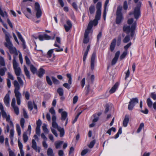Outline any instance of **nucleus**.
Segmentation results:
<instances>
[{
  "mask_svg": "<svg viewBox=\"0 0 156 156\" xmlns=\"http://www.w3.org/2000/svg\"><path fill=\"white\" fill-rule=\"evenodd\" d=\"M102 4L101 2H98L96 5L97 11L95 16V19L93 21H90L87 27L85 30L84 33L83 43L85 44L87 43L89 41L88 37L89 33L92 31V28L93 25L96 26L98 24V21L100 20L101 14V8Z\"/></svg>",
  "mask_w": 156,
  "mask_h": 156,
  "instance_id": "1",
  "label": "nucleus"
},
{
  "mask_svg": "<svg viewBox=\"0 0 156 156\" xmlns=\"http://www.w3.org/2000/svg\"><path fill=\"white\" fill-rule=\"evenodd\" d=\"M13 83L15 87L14 93L16 98L17 103L18 105H20L21 103V94L19 91L20 89V85L17 80H15Z\"/></svg>",
  "mask_w": 156,
  "mask_h": 156,
  "instance_id": "2",
  "label": "nucleus"
},
{
  "mask_svg": "<svg viewBox=\"0 0 156 156\" xmlns=\"http://www.w3.org/2000/svg\"><path fill=\"white\" fill-rule=\"evenodd\" d=\"M2 30L5 35V39L6 42L4 43L5 46L7 47L9 49L13 46L12 43L11 42L10 38L11 37L9 34L3 28Z\"/></svg>",
  "mask_w": 156,
  "mask_h": 156,
  "instance_id": "3",
  "label": "nucleus"
},
{
  "mask_svg": "<svg viewBox=\"0 0 156 156\" xmlns=\"http://www.w3.org/2000/svg\"><path fill=\"white\" fill-rule=\"evenodd\" d=\"M56 116H54L53 117H52V127H51L50 129L51 130L52 133L53 134L56 136L57 137L58 134L56 132L54 128L58 129L60 128L61 127H59L58 124L56 122Z\"/></svg>",
  "mask_w": 156,
  "mask_h": 156,
  "instance_id": "4",
  "label": "nucleus"
},
{
  "mask_svg": "<svg viewBox=\"0 0 156 156\" xmlns=\"http://www.w3.org/2000/svg\"><path fill=\"white\" fill-rule=\"evenodd\" d=\"M35 9L36 12V16L37 18H40L42 15V11L40 9V6L38 2H36L34 5Z\"/></svg>",
  "mask_w": 156,
  "mask_h": 156,
  "instance_id": "5",
  "label": "nucleus"
},
{
  "mask_svg": "<svg viewBox=\"0 0 156 156\" xmlns=\"http://www.w3.org/2000/svg\"><path fill=\"white\" fill-rule=\"evenodd\" d=\"M11 106L14 110L15 113L18 115L19 114V110L17 106H16V99L13 98L11 102Z\"/></svg>",
  "mask_w": 156,
  "mask_h": 156,
  "instance_id": "6",
  "label": "nucleus"
},
{
  "mask_svg": "<svg viewBox=\"0 0 156 156\" xmlns=\"http://www.w3.org/2000/svg\"><path fill=\"white\" fill-rule=\"evenodd\" d=\"M38 39L41 41H43L44 40H49L51 39V36L48 35L46 34L44 35H41L39 36Z\"/></svg>",
  "mask_w": 156,
  "mask_h": 156,
  "instance_id": "7",
  "label": "nucleus"
},
{
  "mask_svg": "<svg viewBox=\"0 0 156 156\" xmlns=\"http://www.w3.org/2000/svg\"><path fill=\"white\" fill-rule=\"evenodd\" d=\"M120 54V52L119 51H117L115 53V57L112 61L111 64L112 65H114L116 63L119 57Z\"/></svg>",
  "mask_w": 156,
  "mask_h": 156,
  "instance_id": "8",
  "label": "nucleus"
},
{
  "mask_svg": "<svg viewBox=\"0 0 156 156\" xmlns=\"http://www.w3.org/2000/svg\"><path fill=\"white\" fill-rule=\"evenodd\" d=\"M32 147L36 152L39 153L40 151L41 148L39 147H37V143L33 139L32 142Z\"/></svg>",
  "mask_w": 156,
  "mask_h": 156,
  "instance_id": "9",
  "label": "nucleus"
},
{
  "mask_svg": "<svg viewBox=\"0 0 156 156\" xmlns=\"http://www.w3.org/2000/svg\"><path fill=\"white\" fill-rule=\"evenodd\" d=\"M28 107L29 109H30V111H31L32 110L33 108V106L34 105V109H37V107L35 104L34 101H33V102H32L31 101H29L28 103Z\"/></svg>",
  "mask_w": 156,
  "mask_h": 156,
  "instance_id": "10",
  "label": "nucleus"
},
{
  "mask_svg": "<svg viewBox=\"0 0 156 156\" xmlns=\"http://www.w3.org/2000/svg\"><path fill=\"white\" fill-rule=\"evenodd\" d=\"M9 50L10 53L14 55V56H15L16 58L18 54V51H17L16 48L14 47H12L9 49Z\"/></svg>",
  "mask_w": 156,
  "mask_h": 156,
  "instance_id": "11",
  "label": "nucleus"
},
{
  "mask_svg": "<svg viewBox=\"0 0 156 156\" xmlns=\"http://www.w3.org/2000/svg\"><path fill=\"white\" fill-rule=\"evenodd\" d=\"M9 101V95L8 94H7L4 98V101L5 105L7 107L9 106L10 105Z\"/></svg>",
  "mask_w": 156,
  "mask_h": 156,
  "instance_id": "12",
  "label": "nucleus"
},
{
  "mask_svg": "<svg viewBox=\"0 0 156 156\" xmlns=\"http://www.w3.org/2000/svg\"><path fill=\"white\" fill-rule=\"evenodd\" d=\"M119 85V83L118 82L116 83L109 90V93L110 94H111L115 92L116 91V90L118 88Z\"/></svg>",
  "mask_w": 156,
  "mask_h": 156,
  "instance_id": "13",
  "label": "nucleus"
},
{
  "mask_svg": "<svg viewBox=\"0 0 156 156\" xmlns=\"http://www.w3.org/2000/svg\"><path fill=\"white\" fill-rule=\"evenodd\" d=\"M129 117L128 115H126L123 122V126L126 127L127 126V124L129 122Z\"/></svg>",
  "mask_w": 156,
  "mask_h": 156,
  "instance_id": "14",
  "label": "nucleus"
},
{
  "mask_svg": "<svg viewBox=\"0 0 156 156\" xmlns=\"http://www.w3.org/2000/svg\"><path fill=\"white\" fill-rule=\"evenodd\" d=\"M116 39H114L111 44L110 46V50L111 51H113L115 46V44L116 42Z\"/></svg>",
  "mask_w": 156,
  "mask_h": 156,
  "instance_id": "15",
  "label": "nucleus"
},
{
  "mask_svg": "<svg viewBox=\"0 0 156 156\" xmlns=\"http://www.w3.org/2000/svg\"><path fill=\"white\" fill-rule=\"evenodd\" d=\"M123 31L127 34H129L132 29V26L131 27L129 26L125 25L123 27Z\"/></svg>",
  "mask_w": 156,
  "mask_h": 156,
  "instance_id": "16",
  "label": "nucleus"
},
{
  "mask_svg": "<svg viewBox=\"0 0 156 156\" xmlns=\"http://www.w3.org/2000/svg\"><path fill=\"white\" fill-rule=\"evenodd\" d=\"M136 26V23L135 22L133 23L132 25V29L130 32H131V36L133 37L134 35V30L135 29V27Z\"/></svg>",
  "mask_w": 156,
  "mask_h": 156,
  "instance_id": "17",
  "label": "nucleus"
},
{
  "mask_svg": "<svg viewBox=\"0 0 156 156\" xmlns=\"http://www.w3.org/2000/svg\"><path fill=\"white\" fill-rule=\"evenodd\" d=\"M63 143V141H60L55 142V145L56 148L58 149L60 148Z\"/></svg>",
  "mask_w": 156,
  "mask_h": 156,
  "instance_id": "18",
  "label": "nucleus"
},
{
  "mask_svg": "<svg viewBox=\"0 0 156 156\" xmlns=\"http://www.w3.org/2000/svg\"><path fill=\"white\" fill-rule=\"evenodd\" d=\"M138 103V100L137 98H133L130 100L129 101V105L130 104H132L134 105Z\"/></svg>",
  "mask_w": 156,
  "mask_h": 156,
  "instance_id": "19",
  "label": "nucleus"
},
{
  "mask_svg": "<svg viewBox=\"0 0 156 156\" xmlns=\"http://www.w3.org/2000/svg\"><path fill=\"white\" fill-rule=\"evenodd\" d=\"M61 120L62 121H64L67 119V113L66 111L62 112L61 113Z\"/></svg>",
  "mask_w": 156,
  "mask_h": 156,
  "instance_id": "20",
  "label": "nucleus"
},
{
  "mask_svg": "<svg viewBox=\"0 0 156 156\" xmlns=\"http://www.w3.org/2000/svg\"><path fill=\"white\" fill-rule=\"evenodd\" d=\"M95 11V7L94 5H91L89 7V12L91 14H94Z\"/></svg>",
  "mask_w": 156,
  "mask_h": 156,
  "instance_id": "21",
  "label": "nucleus"
},
{
  "mask_svg": "<svg viewBox=\"0 0 156 156\" xmlns=\"http://www.w3.org/2000/svg\"><path fill=\"white\" fill-rule=\"evenodd\" d=\"M16 75L18 76L20 75L22 73L20 68L19 67L14 69Z\"/></svg>",
  "mask_w": 156,
  "mask_h": 156,
  "instance_id": "22",
  "label": "nucleus"
},
{
  "mask_svg": "<svg viewBox=\"0 0 156 156\" xmlns=\"http://www.w3.org/2000/svg\"><path fill=\"white\" fill-rule=\"evenodd\" d=\"M23 68L25 75L28 78H30V75L29 71H28L27 67L25 65L24 66Z\"/></svg>",
  "mask_w": 156,
  "mask_h": 156,
  "instance_id": "23",
  "label": "nucleus"
},
{
  "mask_svg": "<svg viewBox=\"0 0 156 156\" xmlns=\"http://www.w3.org/2000/svg\"><path fill=\"white\" fill-rule=\"evenodd\" d=\"M17 35L19 38L21 40L23 43V46L25 45V40L23 39L22 35L19 32H17Z\"/></svg>",
  "mask_w": 156,
  "mask_h": 156,
  "instance_id": "24",
  "label": "nucleus"
},
{
  "mask_svg": "<svg viewBox=\"0 0 156 156\" xmlns=\"http://www.w3.org/2000/svg\"><path fill=\"white\" fill-rule=\"evenodd\" d=\"M16 58L15 56H14L12 62L13 66L14 69L19 67L18 66V64L16 61Z\"/></svg>",
  "mask_w": 156,
  "mask_h": 156,
  "instance_id": "25",
  "label": "nucleus"
},
{
  "mask_svg": "<svg viewBox=\"0 0 156 156\" xmlns=\"http://www.w3.org/2000/svg\"><path fill=\"white\" fill-rule=\"evenodd\" d=\"M45 72V70L44 69L42 68H40L38 72L37 73V74L38 75V76L40 77H42L43 75L44 74Z\"/></svg>",
  "mask_w": 156,
  "mask_h": 156,
  "instance_id": "26",
  "label": "nucleus"
},
{
  "mask_svg": "<svg viewBox=\"0 0 156 156\" xmlns=\"http://www.w3.org/2000/svg\"><path fill=\"white\" fill-rule=\"evenodd\" d=\"M47 154L48 156H54L53 150L50 147L48 149L47 151Z\"/></svg>",
  "mask_w": 156,
  "mask_h": 156,
  "instance_id": "27",
  "label": "nucleus"
},
{
  "mask_svg": "<svg viewBox=\"0 0 156 156\" xmlns=\"http://www.w3.org/2000/svg\"><path fill=\"white\" fill-rule=\"evenodd\" d=\"M122 7L121 6H119L118 7L116 11L117 16H122L121 12Z\"/></svg>",
  "mask_w": 156,
  "mask_h": 156,
  "instance_id": "28",
  "label": "nucleus"
},
{
  "mask_svg": "<svg viewBox=\"0 0 156 156\" xmlns=\"http://www.w3.org/2000/svg\"><path fill=\"white\" fill-rule=\"evenodd\" d=\"M122 19V16H117L116 23L117 24L120 23Z\"/></svg>",
  "mask_w": 156,
  "mask_h": 156,
  "instance_id": "29",
  "label": "nucleus"
},
{
  "mask_svg": "<svg viewBox=\"0 0 156 156\" xmlns=\"http://www.w3.org/2000/svg\"><path fill=\"white\" fill-rule=\"evenodd\" d=\"M147 104L149 108H151L152 107V105H153V102L150 98H148L147 99Z\"/></svg>",
  "mask_w": 156,
  "mask_h": 156,
  "instance_id": "30",
  "label": "nucleus"
},
{
  "mask_svg": "<svg viewBox=\"0 0 156 156\" xmlns=\"http://www.w3.org/2000/svg\"><path fill=\"white\" fill-rule=\"evenodd\" d=\"M57 92L60 96L63 95L64 91L63 89L62 88H59L57 90Z\"/></svg>",
  "mask_w": 156,
  "mask_h": 156,
  "instance_id": "31",
  "label": "nucleus"
},
{
  "mask_svg": "<svg viewBox=\"0 0 156 156\" xmlns=\"http://www.w3.org/2000/svg\"><path fill=\"white\" fill-rule=\"evenodd\" d=\"M58 131L60 132V136L61 137L63 136L64 134V130L63 128L61 127L58 129Z\"/></svg>",
  "mask_w": 156,
  "mask_h": 156,
  "instance_id": "32",
  "label": "nucleus"
},
{
  "mask_svg": "<svg viewBox=\"0 0 156 156\" xmlns=\"http://www.w3.org/2000/svg\"><path fill=\"white\" fill-rule=\"evenodd\" d=\"M54 46L55 47H58L59 48V49H56L55 50V51L56 52H58V51H63V49L62 48H60L59 45L58 44H57L55 42L54 45Z\"/></svg>",
  "mask_w": 156,
  "mask_h": 156,
  "instance_id": "33",
  "label": "nucleus"
},
{
  "mask_svg": "<svg viewBox=\"0 0 156 156\" xmlns=\"http://www.w3.org/2000/svg\"><path fill=\"white\" fill-rule=\"evenodd\" d=\"M23 94L24 95L25 98L27 100H28L29 99L30 94L28 91H26V92H24Z\"/></svg>",
  "mask_w": 156,
  "mask_h": 156,
  "instance_id": "34",
  "label": "nucleus"
},
{
  "mask_svg": "<svg viewBox=\"0 0 156 156\" xmlns=\"http://www.w3.org/2000/svg\"><path fill=\"white\" fill-rule=\"evenodd\" d=\"M16 129L18 135L20 136L21 134V130L20 125L18 124H16Z\"/></svg>",
  "mask_w": 156,
  "mask_h": 156,
  "instance_id": "35",
  "label": "nucleus"
},
{
  "mask_svg": "<svg viewBox=\"0 0 156 156\" xmlns=\"http://www.w3.org/2000/svg\"><path fill=\"white\" fill-rule=\"evenodd\" d=\"M43 130L45 133L48 134L49 133V131L47 128V125L45 124H44L42 126Z\"/></svg>",
  "mask_w": 156,
  "mask_h": 156,
  "instance_id": "36",
  "label": "nucleus"
},
{
  "mask_svg": "<svg viewBox=\"0 0 156 156\" xmlns=\"http://www.w3.org/2000/svg\"><path fill=\"white\" fill-rule=\"evenodd\" d=\"M30 69L31 72L33 74L35 73L37 70V69L32 65L30 66Z\"/></svg>",
  "mask_w": 156,
  "mask_h": 156,
  "instance_id": "37",
  "label": "nucleus"
},
{
  "mask_svg": "<svg viewBox=\"0 0 156 156\" xmlns=\"http://www.w3.org/2000/svg\"><path fill=\"white\" fill-rule=\"evenodd\" d=\"M130 39V37L129 35H127L123 40L122 41L124 43H127L129 41Z\"/></svg>",
  "mask_w": 156,
  "mask_h": 156,
  "instance_id": "38",
  "label": "nucleus"
},
{
  "mask_svg": "<svg viewBox=\"0 0 156 156\" xmlns=\"http://www.w3.org/2000/svg\"><path fill=\"white\" fill-rule=\"evenodd\" d=\"M49 112L52 115V117L54 116H56L55 115V112L53 107L50 108L49 110Z\"/></svg>",
  "mask_w": 156,
  "mask_h": 156,
  "instance_id": "39",
  "label": "nucleus"
},
{
  "mask_svg": "<svg viewBox=\"0 0 156 156\" xmlns=\"http://www.w3.org/2000/svg\"><path fill=\"white\" fill-rule=\"evenodd\" d=\"M127 53V51H124L120 57V60H122L126 56Z\"/></svg>",
  "mask_w": 156,
  "mask_h": 156,
  "instance_id": "40",
  "label": "nucleus"
},
{
  "mask_svg": "<svg viewBox=\"0 0 156 156\" xmlns=\"http://www.w3.org/2000/svg\"><path fill=\"white\" fill-rule=\"evenodd\" d=\"M23 137L24 142L26 143L28 140V138L26 133H24L23 134Z\"/></svg>",
  "mask_w": 156,
  "mask_h": 156,
  "instance_id": "41",
  "label": "nucleus"
},
{
  "mask_svg": "<svg viewBox=\"0 0 156 156\" xmlns=\"http://www.w3.org/2000/svg\"><path fill=\"white\" fill-rule=\"evenodd\" d=\"M52 80L54 84H58L59 83V82L55 77L52 76L51 77Z\"/></svg>",
  "mask_w": 156,
  "mask_h": 156,
  "instance_id": "42",
  "label": "nucleus"
},
{
  "mask_svg": "<svg viewBox=\"0 0 156 156\" xmlns=\"http://www.w3.org/2000/svg\"><path fill=\"white\" fill-rule=\"evenodd\" d=\"M14 135V131L13 129H11L10 130V132L9 136L12 141L13 140V136Z\"/></svg>",
  "mask_w": 156,
  "mask_h": 156,
  "instance_id": "43",
  "label": "nucleus"
},
{
  "mask_svg": "<svg viewBox=\"0 0 156 156\" xmlns=\"http://www.w3.org/2000/svg\"><path fill=\"white\" fill-rule=\"evenodd\" d=\"M24 123L25 119L23 118H21L20 121V124L22 128L23 129L24 128Z\"/></svg>",
  "mask_w": 156,
  "mask_h": 156,
  "instance_id": "44",
  "label": "nucleus"
},
{
  "mask_svg": "<svg viewBox=\"0 0 156 156\" xmlns=\"http://www.w3.org/2000/svg\"><path fill=\"white\" fill-rule=\"evenodd\" d=\"M67 77L69 78L68 82L70 84H71L72 83V76L70 74H66Z\"/></svg>",
  "mask_w": 156,
  "mask_h": 156,
  "instance_id": "45",
  "label": "nucleus"
},
{
  "mask_svg": "<svg viewBox=\"0 0 156 156\" xmlns=\"http://www.w3.org/2000/svg\"><path fill=\"white\" fill-rule=\"evenodd\" d=\"M144 124L143 123H140L139 128L137 130V132L138 133H139L141 130L144 127Z\"/></svg>",
  "mask_w": 156,
  "mask_h": 156,
  "instance_id": "46",
  "label": "nucleus"
},
{
  "mask_svg": "<svg viewBox=\"0 0 156 156\" xmlns=\"http://www.w3.org/2000/svg\"><path fill=\"white\" fill-rule=\"evenodd\" d=\"M19 52V60L21 64H22L23 63V59L21 53L18 51Z\"/></svg>",
  "mask_w": 156,
  "mask_h": 156,
  "instance_id": "47",
  "label": "nucleus"
},
{
  "mask_svg": "<svg viewBox=\"0 0 156 156\" xmlns=\"http://www.w3.org/2000/svg\"><path fill=\"white\" fill-rule=\"evenodd\" d=\"M69 83H65L63 84V86L68 89H69L71 88V85Z\"/></svg>",
  "mask_w": 156,
  "mask_h": 156,
  "instance_id": "48",
  "label": "nucleus"
},
{
  "mask_svg": "<svg viewBox=\"0 0 156 156\" xmlns=\"http://www.w3.org/2000/svg\"><path fill=\"white\" fill-rule=\"evenodd\" d=\"M6 69L5 68H2L0 69V75L1 76H3L5 75Z\"/></svg>",
  "mask_w": 156,
  "mask_h": 156,
  "instance_id": "49",
  "label": "nucleus"
},
{
  "mask_svg": "<svg viewBox=\"0 0 156 156\" xmlns=\"http://www.w3.org/2000/svg\"><path fill=\"white\" fill-rule=\"evenodd\" d=\"M46 79L47 82L48 84L50 85H52V83L51 80V79L48 76H47L46 77Z\"/></svg>",
  "mask_w": 156,
  "mask_h": 156,
  "instance_id": "50",
  "label": "nucleus"
},
{
  "mask_svg": "<svg viewBox=\"0 0 156 156\" xmlns=\"http://www.w3.org/2000/svg\"><path fill=\"white\" fill-rule=\"evenodd\" d=\"M17 80L21 86H23V82L21 78L19 76L17 77Z\"/></svg>",
  "mask_w": 156,
  "mask_h": 156,
  "instance_id": "51",
  "label": "nucleus"
},
{
  "mask_svg": "<svg viewBox=\"0 0 156 156\" xmlns=\"http://www.w3.org/2000/svg\"><path fill=\"white\" fill-rule=\"evenodd\" d=\"M5 118L6 119V120L7 121L9 122L10 125L13 126V123L12 122L10 121V117L9 115H8L7 117H5Z\"/></svg>",
  "mask_w": 156,
  "mask_h": 156,
  "instance_id": "52",
  "label": "nucleus"
},
{
  "mask_svg": "<svg viewBox=\"0 0 156 156\" xmlns=\"http://www.w3.org/2000/svg\"><path fill=\"white\" fill-rule=\"evenodd\" d=\"M25 59L26 61V64L28 65H29L30 64V62L29 58L27 57V56H25Z\"/></svg>",
  "mask_w": 156,
  "mask_h": 156,
  "instance_id": "53",
  "label": "nucleus"
},
{
  "mask_svg": "<svg viewBox=\"0 0 156 156\" xmlns=\"http://www.w3.org/2000/svg\"><path fill=\"white\" fill-rule=\"evenodd\" d=\"M96 52L95 51H94L92 54V55L91 61H95V58L96 57Z\"/></svg>",
  "mask_w": 156,
  "mask_h": 156,
  "instance_id": "54",
  "label": "nucleus"
},
{
  "mask_svg": "<svg viewBox=\"0 0 156 156\" xmlns=\"http://www.w3.org/2000/svg\"><path fill=\"white\" fill-rule=\"evenodd\" d=\"M54 49H51L49 50L47 53V55L49 57H51V56L53 52V51Z\"/></svg>",
  "mask_w": 156,
  "mask_h": 156,
  "instance_id": "55",
  "label": "nucleus"
},
{
  "mask_svg": "<svg viewBox=\"0 0 156 156\" xmlns=\"http://www.w3.org/2000/svg\"><path fill=\"white\" fill-rule=\"evenodd\" d=\"M95 144V141L94 140L92 141L90 143L89 145H88V147L90 148H92L93 147Z\"/></svg>",
  "mask_w": 156,
  "mask_h": 156,
  "instance_id": "56",
  "label": "nucleus"
},
{
  "mask_svg": "<svg viewBox=\"0 0 156 156\" xmlns=\"http://www.w3.org/2000/svg\"><path fill=\"white\" fill-rule=\"evenodd\" d=\"M150 96L151 97L153 100H155L156 99V94L155 93H151V94Z\"/></svg>",
  "mask_w": 156,
  "mask_h": 156,
  "instance_id": "57",
  "label": "nucleus"
},
{
  "mask_svg": "<svg viewBox=\"0 0 156 156\" xmlns=\"http://www.w3.org/2000/svg\"><path fill=\"white\" fill-rule=\"evenodd\" d=\"M89 151L88 149H84L83 150L81 153V155L82 156L84 155Z\"/></svg>",
  "mask_w": 156,
  "mask_h": 156,
  "instance_id": "58",
  "label": "nucleus"
},
{
  "mask_svg": "<svg viewBox=\"0 0 156 156\" xmlns=\"http://www.w3.org/2000/svg\"><path fill=\"white\" fill-rule=\"evenodd\" d=\"M85 78L83 79L81 82V86L82 87V88H83L85 84Z\"/></svg>",
  "mask_w": 156,
  "mask_h": 156,
  "instance_id": "59",
  "label": "nucleus"
},
{
  "mask_svg": "<svg viewBox=\"0 0 156 156\" xmlns=\"http://www.w3.org/2000/svg\"><path fill=\"white\" fill-rule=\"evenodd\" d=\"M132 43L131 42H129L126 45H125L124 48V49L126 50L125 51H126L128 48L131 45Z\"/></svg>",
  "mask_w": 156,
  "mask_h": 156,
  "instance_id": "60",
  "label": "nucleus"
},
{
  "mask_svg": "<svg viewBox=\"0 0 156 156\" xmlns=\"http://www.w3.org/2000/svg\"><path fill=\"white\" fill-rule=\"evenodd\" d=\"M40 128L38 127H36V133L38 135H40Z\"/></svg>",
  "mask_w": 156,
  "mask_h": 156,
  "instance_id": "61",
  "label": "nucleus"
},
{
  "mask_svg": "<svg viewBox=\"0 0 156 156\" xmlns=\"http://www.w3.org/2000/svg\"><path fill=\"white\" fill-rule=\"evenodd\" d=\"M128 8V5L127 2L126 1H124L123 4V9L125 10H126Z\"/></svg>",
  "mask_w": 156,
  "mask_h": 156,
  "instance_id": "62",
  "label": "nucleus"
},
{
  "mask_svg": "<svg viewBox=\"0 0 156 156\" xmlns=\"http://www.w3.org/2000/svg\"><path fill=\"white\" fill-rule=\"evenodd\" d=\"M78 97L77 96H75L73 99V103L74 104H75L77 101Z\"/></svg>",
  "mask_w": 156,
  "mask_h": 156,
  "instance_id": "63",
  "label": "nucleus"
},
{
  "mask_svg": "<svg viewBox=\"0 0 156 156\" xmlns=\"http://www.w3.org/2000/svg\"><path fill=\"white\" fill-rule=\"evenodd\" d=\"M58 154L59 156H64V152L62 150H59L58 151Z\"/></svg>",
  "mask_w": 156,
  "mask_h": 156,
  "instance_id": "64",
  "label": "nucleus"
}]
</instances>
